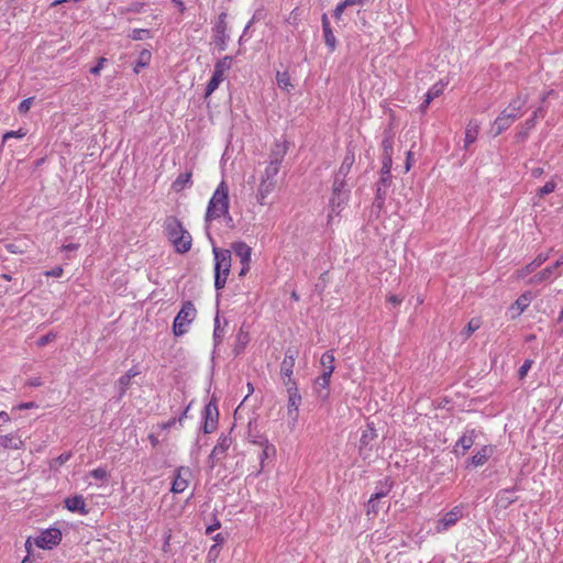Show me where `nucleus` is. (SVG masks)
Instances as JSON below:
<instances>
[{
	"mask_svg": "<svg viewBox=\"0 0 563 563\" xmlns=\"http://www.w3.org/2000/svg\"><path fill=\"white\" fill-rule=\"evenodd\" d=\"M62 541V532L57 528H49L41 532L38 537L34 539L36 547L41 549H53L58 545Z\"/></svg>",
	"mask_w": 563,
	"mask_h": 563,
	"instance_id": "nucleus-10",
	"label": "nucleus"
},
{
	"mask_svg": "<svg viewBox=\"0 0 563 563\" xmlns=\"http://www.w3.org/2000/svg\"><path fill=\"white\" fill-rule=\"evenodd\" d=\"M78 247H79V244H76V243H69V244L63 245V250L67 251V252L77 251Z\"/></svg>",
	"mask_w": 563,
	"mask_h": 563,
	"instance_id": "nucleus-60",
	"label": "nucleus"
},
{
	"mask_svg": "<svg viewBox=\"0 0 563 563\" xmlns=\"http://www.w3.org/2000/svg\"><path fill=\"white\" fill-rule=\"evenodd\" d=\"M139 371L134 369V368H131L129 369L124 376H129V379H132L133 377H135L136 375H139Z\"/></svg>",
	"mask_w": 563,
	"mask_h": 563,
	"instance_id": "nucleus-64",
	"label": "nucleus"
},
{
	"mask_svg": "<svg viewBox=\"0 0 563 563\" xmlns=\"http://www.w3.org/2000/svg\"><path fill=\"white\" fill-rule=\"evenodd\" d=\"M192 477V471L188 466H179L175 471V478L172 484L170 490L174 494H180L185 492Z\"/></svg>",
	"mask_w": 563,
	"mask_h": 563,
	"instance_id": "nucleus-13",
	"label": "nucleus"
},
{
	"mask_svg": "<svg viewBox=\"0 0 563 563\" xmlns=\"http://www.w3.org/2000/svg\"><path fill=\"white\" fill-rule=\"evenodd\" d=\"M229 40L227 13L222 12L219 14L218 21L213 27V43L218 51L222 52L227 48Z\"/></svg>",
	"mask_w": 563,
	"mask_h": 563,
	"instance_id": "nucleus-8",
	"label": "nucleus"
},
{
	"mask_svg": "<svg viewBox=\"0 0 563 563\" xmlns=\"http://www.w3.org/2000/svg\"><path fill=\"white\" fill-rule=\"evenodd\" d=\"M479 124L476 121L471 120L465 129L464 147L467 148L473 144L478 135Z\"/></svg>",
	"mask_w": 563,
	"mask_h": 563,
	"instance_id": "nucleus-26",
	"label": "nucleus"
},
{
	"mask_svg": "<svg viewBox=\"0 0 563 563\" xmlns=\"http://www.w3.org/2000/svg\"><path fill=\"white\" fill-rule=\"evenodd\" d=\"M534 124H536V120H534V118H530V119H528V120L525 122V128H526L527 130H530V129H532V128L534 126Z\"/></svg>",
	"mask_w": 563,
	"mask_h": 563,
	"instance_id": "nucleus-63",
	"label": "nucleus"
},
{
	"mask_svg": "<svg viewBox=\"0 0 563 563\" xmlns=\"http://www.w3.org/2000/svg\"><path fill=\"white\" fill-rule=\"evenodd\" d=\"M276 80L279 88L289 90L290 87H292L290 82V76L287 71H277L276 74Z\"/></svg>",
	"mask_w": 563,
	"mask_h": 563,
	"instance_id": "nucleus-36",
	"label": "nucleus"
},
{
	"mask_svg": "<svg viewBox=\"0 0 563 563\" xmlns=\"http://www.w3.org/2000/svg\"><path fill=\"white\" fill-rule=\"evenodd\" d=\"M393 145H394V135L390 130H386L384 132V137L382 141L384 173H387L388 168H391V165H393Z\"/></svg>",
	"mask_w": 563,
	"mask_h": 563,
	"instance_id": "nucleus-14",
	"label": "nucleus"
},
{
	"mask_svg": "<svg viewBox=\"0 0 563 563\" xmlns=\"http://www.w3.org/2000/svg\"><path fill=\"white\" fill-rule=\"evenodd\" d=\"M390 169L391 168H388L387 173H384L383 168L380 169V179L377 184V187L380 186L383 189H386L390 180Z\"/></svg>",
	"mask_w": 563,
	"mask_h": 563,
	"instance_id": "nucleus-46",
	"label": "nucleus"
},
{
	"mask_svg": "<svg viewBox=\"0 0 563 563\" xmlns=\"http://www.w3.org/2000/svg\"><path fill=\"white\" fill-rule=\"evenodd\" d=\"M380 498H375V495H373L371 497V499L368 500L367 503V515H373V516H376L379 510H380V507H379V500Z\"/></svg>",
	"mask_w": 563,
	"mask_h": 563,
	"instance_id": "nucleus-42",
	"label": "nucleus"
},
{
	"mask_svg": "<svg viewBox=\"0 0 563 563\" xmlns=\"http://www.w3.org/2000/svg\"><path fill=\"white\" fill-rule=\"evenodd\" d=\"M297 356H298V351L294 347H288L285 352V357L280 365V372L285 377L288 378V382H285V384L287 386H289L290 384L294 383L291 380V375H292V369H294Z\"/></svg>",
	"mask_w": 563,
	"mask_h": 563,
	"instance_id": "nucleus-15",
	"label": "nucleus"
},
{
	"mask_svg": "<svg viewBox=\"0 0 563 563\" xmlns=\"http://www.w3.org/2000/svg\"><path fill=\"white\" fill-rule=\"evenodd\" d=\"M446 86V82H443L442 80L435 82L429 91L426 93L427 97V103H430L433 99L438 98L440 95H442L444 88Z\"/></svg>",
	"mask_w": 563,
	"mask_h": 563,
	"instance_id": "nucleus-33",
	"label": "nucleus"
},
{
	"mask_svg": "<svg viewBox=\"0 0 563 563\" xmlns=\"http://www.w3.org/2000/svg\"><path fill=\"white\" fill-rule=\"evenodd\" d=\"M56 338V335L53 333V332H49L43 336H41L37 341H36V344L37 346L42 347V346H45L46 344H48L49 342L54 341Z\"/></svg>",
	"mask_w": 563,
	"mask_h": 563,
	"instance_id": "nucleus-49",
	"label": "nucleus"
},
{
	"mask_svg": "<svg viewBox=\"0 0 563 563\" xmlns=\"http://www.w3.org/2000/svg\"><path fill=\"white\" fill-rule=\"evenodd\" d=\"M232 251L238 256L241 263H251L252 247L244 242L232 243Z\"/></svg>",
	"mask_w": 563,
	"mask_h": 563,
	"instance_id": "nucleus-24",
	"label": "nucleus"
},
{
	"mask_svg": "<svg viewBox=\"0 0 563 563\" xmlns=\"http://www.w3.org/2000/svg\"><path fill=\"white\" fill-rule=\"evenodd\" d=\"M531 300H532V294L530 291L522 294L515 302L519 312H523L526 310V308L529 306Z\"/></svg>",
	"mask_w": 563,
	"mask_h": 563,
	"instance_id": "nucleus-37",
	"label": "nucleus"
},
{
	"mask_svg": "<svg viewBox=\"0 0 563 563\" xmlns=\"http://www.w3.org/2000/svg\"><path fill=\"white\" fill-rule=\"evenodd\" d=\"M288 416L296 421L298 417V407L301 402V396L295 383L288 387Z\"/></svg>",
	"mask_w": 563,
	"mask_h": 563,
	"instance_id": "nucleus-18",
	"label": "nucleus"
},
{
	"mask_svg": "<svg viewBox=\"0 0 563 563\" xmlns=\"http://www.w3.org/2000/svg\"><path fill=\"white\" fill-rule=\"evenodd\" d=\"M464 516V506L457 505L453 507L450 511L445 512L435 523V531L438 533H443L453 526L457 523L460 519Z\"/></svg>",
	"mask_w": 563,
	"mask_h": 563,
	"instance_id": "nucleus-9",
	"label": "nucleus"
},
{
	"mask_svg": "<svg viewBox=\"0 0 563 563\" xmlns=\"http://www.w3.org/2000/svg\"><path fill=\"white\" fill-rule=\"evenodd\" d=\"M33 100H34V98H33V97H31V98H26V99L22 100V101L20 102V104H19V108H18V109H19V112H20L21 114L26 113V112L30 110V108H31V106H32V103H33Z\"/></svg>",
	"mask_w": 563,
	"mask_h": 563,
	"instance_id": "nucleus-48",
	"label": "nucleus"
},
{
	"mask_svg": "<svg viewBox=\"0 0 563 563\" xmlns=\"http://www.w3.org/2000/svg\"><path fill=\"white\" fill-rule=\"evenodd\" d=\"M224 336V329L220 325L219 314L214 318V330H213V339L216 344H220Z\"/></svg>",
	"mask_w": 563,
	"mask_h": 563,
	"instance_id": "nucleus-40",
	"label": "nucleus"
},
{
	"mask_svg": "<svg viewBox=\"0 0 563 563\" xmlns=\"http://www.w3.org/2000/svg\"><path fill=\"white\" fill-rule=\"evenodd\" d=\"M148 34L147 30L144 29H134L132 33L130 34V37L134 41H141L144 38L145 35Z\"/></svg>",
	"mask_w": 563,
	"mask_h": 563,
	"instance_id": "nucleus-50",
	"label": "nucleus"
},
{
	"mask_svg": "<svg viewBox=\"0 0 563 563\" xmlns=\"http://www.w3.org/2000/svg\"><path fill=\"white\" fill-rule=\"evenodd\" d=\"M481 324L482 322L478 318L471 319L462 334H464L466 339L470 338L476 330L481 328Z\"/></svg>",
	"mask_w": 563,
	"mask_h": 563,
	"instance_id": "nucleus-39",
	"label": "nucleus"
},
{
	"mask_svg": "<svg viewBox=\"0 0 563 563\" xmlns=\"http://www.w3.org/2000/svg\"><path fill=\"white\" fill-rule=\"evenodd\" d=\"M516 500L517 496H515V488L503 489L497 494V504L500 507L506 508Z\"/></svg>",
	"mask_w": 563,
	"mask_h": 563,
	"instance_id": "nucleus-27",
	"label": "nucleus"
},
{
	"mask_svg": "<svg viewBox=\"0 0 563 563\" xmlns=\"http://www.w3.org/2000/svg\"><path fill=\"white\" fill-rule=\"evenodd\" d=\"M203 432L212 433L218 426L219 410L214 400H210L203 409Z\"/></svg>",
	"mask_w": 563,
	"mask_h": 563,
	"instance_id": "nucleus-12",
	"label": "nucleus"
},
{
	"mask_svg": "<svg viewBox=\"0 0 563 563\" xmlns=\"http://www.w3.org/2000/svg\"><path fill=\"white\" fill-rule=\"evenodd\" d=\"M191 172L180 174L172 184L173 190L179 192L184 190L186 187L191 186Z\"/></svg>",
	"mask_w": 563,
	"mask_h": 563,
	"instance_id": "nucleus-28",
	"label": "nucleus"
},
{
	"mask_svg": "<svg viewBox=\"0 0 563 563\" xmlns=\"http://www.w3.org/2000/svg\"><path fill=\"white\" fill-rule=\"evenodd\" d=\"M214 254V287L217 290L225 286L231 268V251L213 247Z\"/></svg>",
	"mask_w": 563,
	"mask_h": 563,
	"instance_id": "nucleus-4",
	"label": "nucleus"
},
{
	"mask_svg": "<svg viewBox=\"0 0 563 563\" xmlns=\"http://www.w3.org/2000/svg\"><path fill=\"white\" fill-rule=\"evenodd\" d=\"M555 187H556L555 181H554V180H550V181L545 183V185H544V186H542V187L539 189L538 195H539L540 197H543V196H545V195H549V194H551V192H553V191L555 190Z\"/></svg>",
	"mask_w": 563,
	"mask_h": 563,
	"instance_id": "nucleus-44",
	"label": "nucleus"
},
{
	"mask_svg": "<svg viewBox=\"0 0 563 563\" xmlns=\"http://www.w3.org/2000/svg\"><path fill=\"white\" fill-rule=\"evenodd\" d=\"M386 194V189H383L380 186L377 187L373 206L378 210H380L384 206Z\"/></svg>",
	"mask_w": 563,
	"mask_h": 563,
	"instance_id": "nucleus-41",
	"label": "nucleus"
},
{
	"mask_svg": "<svg viewBox=\"0 0 563 563\" xmlns=\"http://www.w3.org/2000/svg\"><path fill=\"white\" fill-rule=\"evenodd\" d=\"M196 317V308L191 301H186L180 311L174 319L173 332L176 336H180L188 331L189 324Z\"/></svg>",
	"mask_w": 563,
	"mask_h": 563,
	"instance_id": "nucleus-6",
	"label": "nucleus"
},
{
	"mask_svg": "<svg viewBox=\"0 0 563 563\" xmlns=\"http://www.w3.org/2000/svg\"><path fill=\"white\" fill-rule=\"evenodd\" d=\"M91 477L98 481H103L108 477V473L104 468L98 467L90 472Z\"/></svg>",
	"mask_w": 563,
	"mask_h": 563,
	"instance_id": "nucleus-47",
	"label": "nucleus"
},
{
	"mask_svg": "<svg viewBox=\"0 0 563 563\" xmlns=\"http://www.w3.org/2000/svg\"><path fill=\"white\" fill-rule=\"evenodd\" d=\"M221 527L220 521L216 520V522L211 526H209L206 530L207 534H211L213 531L218 530Z\"/></svg>",
	"mask_w": 563,
	"mask_h": 563,
	"instance_id": "nucleus-59",
	"label": "nucleus"
},
{
	"mask_svg": "<svg viewBox=\"0 0 563 563\" xmlns=\"http://www.w3.org/2000/svg\"><path fill=\"white\" fill-rule=\"evenodd\" d=\"M377 437L376 430L372 423L367 424V428L362 432V437L360 440L361 446L360 451L362 452L363 448L368 445L371 441H373Z\"/></svg>",
	"mask_w": 563,
	"mask_h": 563,
	"instance_id": "nucleus-31",
	"label": "nucleus"
},
{
	"mask_svg": "<svg viewBox=\"0 0 563 563\" xmlns=\"http://www.w3.org/2000/svg\"><path fill=\"white\" fill-rule=\"evenodd\" d=\"M130 385H131V379H129V376L122 375L118 379L117 388H118V391H119V399H121L124 396V394L129 389Z\"/></svg>",
	"mask_w": 563,
	"mask_h": 563,
	"instance_id": "nucleus-38",
	"label": "nucleus"
},
{
	"mask_svg": "<svg viewBox=\"0 0 563 563\" xmlns=\"http://www.w3.org/2000/svg\"><path fill=\"white\" fill-rule=\"evenodd\" d=\"M107 62H108V59H107L106 57H100V58L98 59L97 65H96V66H93V67L90 69V73H91L92 75H96V76H97V75H99V74H100V71H101V69L103 68V66H104V64H106Z\"/></svg>",
	"mask_w": 563,
	"mask_h": 563,
	"instance_id": "nucleus-52",
	"label": "nucleus"
},
{
	"mask_svg": "<svg viewBox=\"0 0 563 563\" xmlns=\"http://www.w3.org/2000/svg\"><path fill=\"white\" fill-rule=\"evenodd\" d=\"M476 433L475 430H467L456 442L454 452L459 454V448H462V454H465V452L472 448V445L475 443Z\"/></svg>",
	"mask_w": 563,
	"mask_h": 563,
	"instance_id": "nucleus-23",
	"label": "nucleus"
},
{
	"mask_svg": "<svg viewBox=\"0 0 563 563\" xmlns=\"http://www.w3.org/2000/svg\"><path fill=\"white\" fill-rule=\"evenodd\" d=\"M494 453V446L484 445L482 446L472 457L471 465L477 467L484 465Z\"/></svg>",
	"mask_w": 563,
	"mask_h": 563,
	"instance_id": "nucleus-22",
	"label": "nucleus"
},
{
	"mask_svg": "<svg viewBox=\"0 0 563 563\" xmlns=\"http://www.w3.org/2000/svg\"><path fill=\"white\" fill-rule=\"evenodd\" d=\"M504 114H506V117L509 119L510 122H515L519 115H520V112H518L517 110H509V106L503 111Z\"/></svg>",
	"mask_w": 563,
	"mask_h": 563,
	"instance_id": "nucleus-54",
	"label": "nucleus"
},
{
	"mask_svg": "<svg viewBox=\"0 0 563 563\" xmlns=\"http://www.w3.org/2000/svg\"><path fill=\"white\" fill-rule=\"evenodd\" d=\"M64 271L60 266H56L54 268H52L51 271H47L45 273L46 276H49V277H60L63 275Z\"/></svg>",
	"mask_w": 563,
	"mask_h": 563,
	"instance_id": "nucleus-56",
	"label": "nucleus"
},
{
	"mask_svg": "<svg viewBox=\"0 0 563 563\" xmlns=\"http://www.w3.org/2000/svg\"><path fill=\"white\" fill-rule=\"evenodd\" d=\"M25 135V132H23L22 129L18 130V131H10V132H7L4 135H3V142L8 141L9 139L11 137H18V139H21Z\"/></svg>",
	"mask_w": 563,
	"mask_h": 563,
	"instance_id": "nucleus-53",
	"label": "nucleus"
},
{
	"mask_svg": "<svg viewBox=\"0 0 563 563\" xmlns=\"http://www.w3.org/2000/svg\"><path fill=\"white\" fill-rule=\"evenodd\" d=\"M22 244H23V241H15V242H13V243H8V244H5V249H7L10 253H14V254L23 253V252H24V249H23Z\"/></svg>",
	"mask_w": 563,
	"mask_h": 563,
	"instance_id": "nucleus-45",
	"label": "nucleus"
},
{
	"mask_svg": "<svg viewBox=\"0 0 563 563\" xmlns=\"http://www.w3.org/2000/svg\"><path fill=\"white\" fill-rule=\"evenodd\" d=\"M164 230L177 253L185 254L191 249L192 238L176 217L165 220Z\"/></svg>",
	"mask_w": 563,
	"mask_h": 563,
	"instance_id": "nucleus-3",
	"label": "nucleus"
},
{
	"mask_svg": "<svg viewBox=\"0 0 563 563\" xmlns=\"http://www.w3.org/2000/svg\"><path fill=\"white\" fill-rule=\"evenodd\" d=\"M152 58V53L148 49H143L140 52L136 64L134 66V73L139 74L141 68L148 66Z\"/></svg>",
	"mask_w": 563,
	"mask_h": 563,
	"instance_id": "nucleus-32",
	"label": "nucleus"
},
{
	"mask_svg": "<svg viewBox=\"0 0 563 563\" xmlns=\"http://www.w3.org/2000/svg\"><path fill=\"white\" fill-rule=\"evenodd\" d=\"M232 60L233 58L231 56H224L216 63L213 74L206 87V98L211 96L213 91L217 90L220 84L223 81L224 74L227 70L231 68Z\"/></svg>",
	"mask_w": 563,
	"mask_h": 563,
	"instance_id": "nucleus-7",
	"label": "nucleus"
},
{
	"mask_svg": "<svg viewBox=\"0 0 563 563\" xmlns=\"http://www.w3.org/2000/svg\"><path fill=\"white\" fill-rule=\"evenodd\" d=\"M552 251H553V249H551L548 253L538 254L533 261H531L525 267H522L521 269H518L516 272V278L523 279L528 275L534 273L543 263H545L549 260L550 253Z\"/></svg>",
	"mask_w": 563,
	"mask_h": 563,
	"instance_id": "nucleus-16",
	"label": "nucleus"
},
{
	"mask_svg": "<svg viewBox=\"0 0 563 563\" xmlns=\"http://www.w3.org/2000/svg\"><path fill=\"white\" fill-rule=\"evenodd\" d=\"M528 98L525 96H518L516 99H514L508 106L509 110H517L518 112L521 111V109L527 103Z\"/></svg>",
	"mask_w": 563,
	"mask_h": 563,
	"instance_id": "nucleus-43",
	"label": "nucleus"
},
{
	"mask_svg": "<svg viewBox=\"0 0 563 563\" xmlns=\"http://www.w3.org/2000/svg\"><path fill=\"white\" fill-rule=\"evenodd\" d=\"M10 421V416L5 411L0 412V426Z\"/></svg>",
	"mask_w": 563,
	"mask_h": 563,
	"instance_id": "nucleus-61",
	"label": "nucleus"
},
{
	"mask_svg": "<svg viewBox=\"0 0 563 563\" xmlns=\"http://www.w3.org/2000/svg\"><path fill=\"white\" fill-rule=\"evenodd\" d=\"M347 7L344 4V1L340 2L334 11H333V16L336 19V20H340L344 10L346 9Z\"/></svg>",
	"mask_w": 563,
	"mask_h": 563,
	"instance_id": "nucleus-55",
	"label": "nucleus"
},
{
	"mask_svg": "<svg viewBox=\"0 0 563 563\" xmlns=\"http://www.w3.org/2000/svg\"><path fill=\"white\" fill-rule=\"evenodd\" d=\"M229 187L227 183L222 180L209 200L205 217L206 222H211L212 220H217L221 217L232 221L229 213Z\"/></svg>",
	"mask_w": 563,
	"mask_h": 563,
	"instance_id": "nucleus-2",
	"label": "nucleus"
},
{
	"mask_svg": "<svg viewBox=\"0 0 563 563\" xmlns=\"http://www.w3.org/2000/svg\"><path fill=\"white\" fill-rule=\"evenodd\" d=\"M321 24H322V31H323V38L325 45L329 47L330 52L335 51L336 48V38L333 34L330 20L325 13L321 15Z\"/></svg>",
	"mask_w": 563,
	"mask_h": 563,
	"instance_id": "nucleus-19",
	"label": "nucleus"
},
{
	"mask_svg": "<svg viewBox=\"0 0 563 563\" xmlns=\"http://www.w3.org/2000/svg\"><path fill=\"white\" fill-rule=\"evenodd\" d=\"M334 361H335V358H334L332 351H327L321 356V360H320V364L323 368L322 373H328L329 376H332L334 368H335Z\"/></svg>",
	"mask_w": 563,
	"mask_h": 563,
	"instance_id": "nucleus-29",
	"label": "nucleus"
},
{
	"mask_svg": "<svg viewBox=\"0 0 563 563\" xmlns=\"http://www.w3.org/2000/svg\"><path fill=\"white\" fill-rule=\"evenodd\" d=\"M393 486H394V482L390 481L389 478H385V481L379 482L376 486V493L374 494L375 498L385 497L390 492Z\"/></svg>",
	"mask_w": 563,
	"mask_h": 563,
	"instance_id": "nucleus-34",
	"label": "nucleus"
},
{
	"mask_svg": "<svg viewBox=\"0 0 563 563\" xmlns=\"http://www.w3.org/2000/svg\"><path fill=\"white\" fill-rule=\"evenodd\" d=\"M177 422H178V420L176 418H172L167 422L162 423L161 427H162V429L167 430V429L174 427Z\"/></svg>",
	"mask_w": 563,
	"mask_h": 563,
	"instance_id": "nucleus-58",
	"label": "nucleus"
},
{
	"mask_svg": "<svg viewBox=\"0 0 563 563\" xmlns=\"http://www.w3.org/2000/svg\"><path fill=\"white\" fill-rule=\"evenodd\" d=\"M0 444L4 448V449H19L20 445L22 444V441L16 439L14 435L12 434H7V435H3L1 437L0 439Z\"/></svg>",
	"mask_w": 563,
	"mask_h": 563,
	"instance_id": "nucleus-35",
	"label": "nucleus"
},
{
	"mask_svg": "<svg viewBox=\"0 0 563 563\" xmlns=\"http://www.w3.org/2000/svg\"><path fill=\"white\" fill-rule=\"evenodd\" d=\"M285 153L286 147H283L282 150L274 151L271 154V161L264 170L256 196L257 201L261 205H265V198L274 190L276 186V176L279 172Z\"/></svg>",
	"mask_w": 563,
	"mask_h": 563,
	"instance_id": "nucleus-1",
	"label": "nucleus"
},
{
	"mask_svg": "<svg viewBox=\"0 0 563 563\" xmlns=\"http://www.w3.org/2000/svg\"><path fill=\"white\" fill-rule=\"evenodd\" d=\"M558 267L553 264L551 266L545 267L544 269L536 273L527 282L528 285H539L544 282L552 280L560 276L559 273H556Z\"/></svg>",
	"mask_w": 563,
	"mask_h": 563,
	"instance_id": "nucleus-17",
	"label": "nucleus"
},
{
	"mask_svg": "<svg viewBox=\"0 0 563 563\" xmlns=\"http://www.w3.org/2000/svg\"><path fill=\"white\" fill-rule=\"evenodd\" d=\"M350 188H346V183L333 180L332 194L330 197L331 213L329 214V221L332 220V214L339 216L343 208L347 205L350 197Z\"/></svg>",
	"mask_w": 563,
	"mask_h": 563,
	"instance_id": "nucleus-5",
	"label": "nucleus"
},
{
	"mask_svg": "<svg viewBox=\"0 0 563 563\" xmlns=\"http://www.w3.org/2000/svg\"><path fill=\"white\" fill-rule=\"evenodd\" d=\"M231 444V437L229 434L222 433L218 440L217 445L213 448L208 457V464L211 468H213L217 465V463L225 456L227 451L229 450Z\"/></svg>",
	"mask_w": 563,
	"mask_h": 563,
	"instance_id": "nucleus-11",
	"label": "nucleus"
},
{
	"mask_svg": "<svg viewBox=\"0 0 563 563\" xmlns=\"http://www.w3.org/2000/svg\"><path fill=\"white\" fill-rule=\"evenodd\" d=\"M65 506L69 511L79 512L80 515H87L88 509L86 508L85 498L81 495H76L66 498Z\"/></svg>",
	"mask_w": 563,
	"mask_h": 563,
	"instance_id": "nucleus-21",
	"label": "nucleus"
},
{
	"mask_svg": "<svg viewBox=\"0 0 563 563\" xmlns=\"http://www.w3.org/2000/svg\"><path fill=\"white\" fill-rule=\"evenodd\" d=\"M242 268L240 271V276H244L250 271V263H241Z\"/></svg>",
	"mask_w": 563,
	"mask_h": 563,
	"instance_id": "nucleus-62",
	"label": "nucleus"
},
{
	"mask_svg": "<svg viewBox=\"0 0 563 563\" xmlns=\"http://www.w3.org/2000/svg\"><path fill=\"white\" fill-rule=\"evenodd\" d=\"M331 376L328 373H322L314 382V389L318 396L322 399H325L329 395L328 387L330 384Z\"/></svg>",
	"mask_w": 563,
	"mask_h": 563,
	"instance_id": "nucleus-25",
	"label": "nucleus"
},
{
	"mask_svg": "<svg viewBox=\"0 0 563 563\" xmlns=\"http://www.w3.org/2000/svg\"><path fill=\"white\" fill-rule=\"evenodd\" d=\"M387 302H389L393 306H398L402 302V298L398 297L397 295H388Z\"/></svg>",
	"mask_w": 563,
	"mask_h": 563,
	"instance_id": "nucleus-57",
	"label": "nucleus"
},
{
	"mask_svg": "<svg viewBox=\"0 0 563 563\" xmlns=\"http://www.w3.org/2000/svg\"><path fill=\"white\" fill-rule=\"evenodd\" d=\"M512 122L509 121V119L504 114L503 112L496 118L493 124L494 133L495 135L501 134L504 131H506Z\"/></svg>",
	"mask_w": 563,
	"mask_h": 563,
	"instance_id": "nucleus-30",
	"label": "nucleus"
},
{
	"mask_svg": "<svg viewBox=\"0 0 563 563\" xmlns=\"http://www.w3.org/2000/svg\"><path fill=\"white\" fill-rule=\"evenodd\" d=\"M532 363L533 362L531 360H526L525 361V363L520 366V368L518 371L519 378L522 379L527 375V373L531 368Z\"/></svg>",
	"mask_w": 563,
	"mask_h": 563,
	"instance_id": "nucleus-51",
	"label": "nucleus"
},
{
	"mask_svg": "<svg viewBox=\"0 0 563 563\" xmlns=\"http://www.w3.org/2000/svg\"><path fill=\"white\" fill-rule=\"evenodd\" d=\"M354 161H355L354 153L352 151H347L339 170L335 173L333 180H339V181L345 183V178L349 175V173L354 164Z\"/></svg>",
	"mask_w": 563,
	"mask_h": 563,
	"instance_id": "nucleus-20",
	"label": "nucleus"
}]
</instances>
